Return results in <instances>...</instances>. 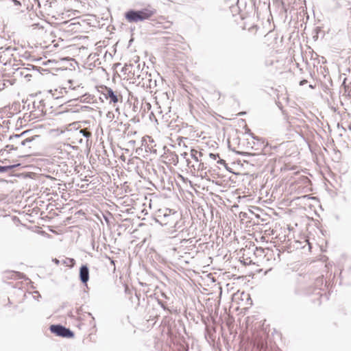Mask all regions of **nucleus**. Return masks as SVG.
Returning a JSON list of instances; mask_svg holds the SVG:
<instances>
[{
    "instance_id": "nucleus-1",
    "label": "nucleus",
    "mask_w": 351,
    "mask_h": 351,
    "mask_svg": "<svg viewBox=\"0 0 351 351\" xmlns=\"http://www.w3.org/2000/svg\"><path fill=\"white\" fill-rule=\"evenodd\" d=\"M156 13V10L152 6L139 10H130L125 13V19L128 23H138L151 19Z\"/></svg>"
},
{
    "instance_id": "nucleus-8",
    "label": "nucleus",
    "mask_w": 351,
    "mask_h": 351,
    "mask_svg": "<svg viewBox=\"0 0 351 351\" xmlns=\"http://www.w3.org/2000/svg\"><path fill=\"white\" fill-rule=\"evenodd\" d=\"M132 68H133L132 65L125 64L122 69V72H123L124 74H125L127 71L129 72L128 75L125 77V78H126L128 80L132 79L134 77V73H131V70L132 69Z\"/></svg>"
},
{
    "instance_id": "nucleus-2",
    "label": "nucleus",
    "mask_w": 351,
    "mask_h": 351,
    "mask_svg": "<svg viewBox=\"0 0 351 351\" xmlns=\"http://www.w3.org/2000/svg\"><path fill=\"white\" fill-rule=\"evenodd\" d=\"M18 147H15L14 145H8L4 149L1 150L0 156L1 158V162L7 165V169H12L20 165L18 163L16 158H20L21 156L19 154H14L11 156L12 154L16 152Z\"/></svg>"
},
{
    "instance_id": "nucleus-7",
    "label": "nucleus",
    "mask_w": 351,
    "mask_h": 351,
    "mask_svg": "<svg viewBox=\"0 0 351 351\" xmlns=\"http://www.w3.org/2000/svg\"><path fill=\"white\" fill-rule=\"evenodd\" d=\"M80 280L84 283H86L88 280L89 271H88V269L87 266L82 265L80 267Z\"/></svg>"
},
{
    "instance_id": "nucleus-9",
    "label": "nucleus",
    "mask_w": 351,
    "mask_h": 351,
    "mask_svg": "<svg viewBox=\"0 0 351 351\" xmlns=\"http://www.w3.org/2000/svg\"><path fill=\"white\" fill-rule=\"evenodd\" d=\"M241 296L242 298V300L245 299L246 300L245 305L247 307L252 305V300L249 293H245V292H242L241 294Z\"/></svg>"
},
{
    "instance_id": "nucleus-10",
    "label": "nucleus",
    "mask_w": 351,
    "mask_h": 351,
    "mask_svg": "<svg viewBox=\"0 0 351 351\" xmlns=\"http://www.w3.org/2000/svg\"><path fill=\"white\" fill-rule=\"evenodd\" d=\"M191 157L197 162L199 161V157L202 156V153L200 152H198L197 150L195 149H192L191 150Z\"/></svg>"
},
{
    "instance_id": "nucleus-15",
    "label": "nucleus",
    "mask_w": 351,
    "mask_h": 351,
    "mask_svg": "<svg viewBox=\"0 0 351 351\" xmlns=\"http://www.w3.org/2000/svg\"><path fill=\"white\" fill-rule=\"evenodd\" d=\"M210 157L211 158H213V160H216L217 157H219V155L218 154H210Z\"/></svg>"
},
{
    "instance_id": "nucleus-21",
    "label": "nucleus",
    "mask_w": 351,
    "mask_h": 351,
    "mask_svg": "<svg viewBox=\"0 0 351 351\" xmlns=\"http://www.w3.org/2000/svg\"><path fill=\"white\" fill-rule=\"evenodd\" d=\"M111 263L114 265V261H112Z\"/></svg>"
},
{
    "instance_id": "nucleus-14",
    "label": "nucleus",
    "mask_w": 351,
    "mask_h": 351,
    "mask_svg": "<svg viewBox=\"0 0 351 351\" xmlns=\"http://www.w3.org/2000/svg\"><path fill=\"white\" fill-rule=\"evenodd\" d=\"M33 139H34V137H32V138H26L25 141L21 142V145H25L27 143L31 142Z\"/></svg>"
},
{
    "instance_id": "nucleus-18",
    "label": "nucleus",
    "mask_w": 351,
    "mask_h": 351,
    "mask_svg": "<svg viewBox=\"0 0 351 351\" xmlns=\"http://www.w3.org/2000/svg\"><path fill=\"white\" fill-rule=\"evenodd\" d=\"M14 275H15L16 276L19 277V278H21V275H20V273H19V272H15V273H14Z\"/></svg>"
},
{
    "instance_id": "nucleus-17",
    "label": "nucleus",
    "mask_w": 351,
    "mask_h": 351,
    "mask_svg": "<svg viewBox=\"0 0 351 351\" xmlns=\"http://www.w3.org/2000/svg\"><path fill=\"white\" fill-rule=\"evenodd\" d=\"M53 262H54L56 265H59V264H60V261H59V260H58V259H56V258H55V259L53 260Z\"/></svg>"
},
{
    "instance_id": "nucleus-5",
    "label": "nucleus",
    "mask_w": 351,
    "mask_h": 351,
    "mask_svg": "<svg viewBox=\"0 0 351 351\" xmlns=\"http://www.w3.org/2000/svg\"><path fill=\"white\" fill-rule=\"evenodd\" d=\"M65 32L70 34L81 32V25L79 22L71 23L65 28Z\"/></svg>"
},
{
    "instance_id": "nucleus-19",
    "label": "nucleus",
    "mask_w": 351,
    "mask_h": 351,
    "mask_svg": "<svg viewBox=\"0 0 351 351\" xmlns=\"http://www.w3.org/2000/svg\"><path fill=\"white\" fill-rule=\"evenodd\" d=\"M245 263H252V261H247V259H245Z\"/></svg>"
},
{
    "instance_id": "nucleus-13",
    "label": "nucleus",
    "mask_w": 351,
    "mask_h": 351,
    "mask_svg": "<svg viewBox=\"0 0 351 351\" xmlns=\"http://www.w3.org/2000/svg\"><path fill=\"white\" fill-rule=\"evenodd\" d=\"M80 132L83 133L84 136L86 137H89L91 136V133L86 130H81Z\"/></svg>"
},
{
    "instance_id": "nucleus-3",
    "label": "nucleus",
    "mask_w": 351,
    "mask_h": 351,
    "mask_svg": "<svg viewBox=\"0 0 351 351\" xmlns=\"http://www.w3.org/2000/svg\"><path fill=\"white\" fill-rule=\"evenodd\" d=\"M101 93L106 99L109 100L110 104L114 106L122 99L121 94L113 91L110 88L106 86H101Z\"/></svg>"
},
{
    "instance_id": "nucleus-11",
    "label": "nucleus",
    "mask_w": 351,
    "mask_h": 351,
    "mask_svg": "<svg viewBox=\"0 0 351 351\" xmlns=\"http://www.w3.org/2000/svg\"><path fill=\"white\" fill-rule=\"evenodd\" d=\"M75 263V261L73 258H66L65 259H64L62 261V264H64V265H66V267H73L74 266Z\"/></svg>"
},
{
    "instance_id": "nucleus-12",
    "label": "nucleus",
    "mask_w": 351,
    "mask_h": 351,
    "mask_svg": "<svg viewBox=\"0 0 351 351\" xmlns=\"http://www.w3.org/2000/svg\"><path fill=\"white\" fill-rule=\"evenodd\" d=\"M106 117L110 120V121H112L114 118V114L112 112H108L107 114H106Z\"/></svg>"
},
{
    "instance_id": "nucleus-20",
    "label": "nucleus",
    "mask_w": 351,
    "mask_h": 351,
    "mask_svg": "<svg viewBox=\"0 0 351 351\" xmlns=\"http://www.w3.org/2000/svg\"><path fill=\"white\" fill-rule=\"evenodd\" d=\"M199 166H202V167H203V166H204V164H203V163H200V164H199Z\"/></svg>"
},
{
    "instance_id": "nucleus-16",
    "label": "nucleus",
    "mask_w": 351,
    "mask_h": 351,
    "mask_svg": "<svg viewBox=\"0 0 351 351\" xmlns=\"http://www.w3.org/2000/svg\"><path fill=\"white\" fill-rule=\"evenodd\" d=\"M306 83H307V80H303L300 82V86H303V85L306 84Z\"/></svg>"
},
{
    "instance_id": "nucleus-6",
    "label": "nucleus",
    "mask_w": 351,
    "mask_h": 351,
    "mask_svg": "<svg viewBox=\"0 0 351 351\" xmlns=\"http://www.w3.org/2000/svg\"><path fill=\"white\" fill-rule=\"evenodd\" d=\"M50 93L54 99H59L64 97L67 91L65 88H55L53 90H51Z\"/></svg>"
},
{
    "instance_id": "nucleus-4",
    "label": "nucleus",
    "mask_w": 351,
    "mask_h": 351,
    "mask_svg": "<svg viewBox=\"0 0 351 351\" xmlns=\"http://www.w3.org/2000/svg\"><path fill=\"white\" fill-rule=\"evenodd\" d=\"M50 330L58 336L71 338L73 337V333L68 328L60 325H51Z\"/></svg>"
}]
</instances>
